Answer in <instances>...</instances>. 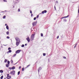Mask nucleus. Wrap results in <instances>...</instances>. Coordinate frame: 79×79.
Masks as SVG:
<instances>
[{
  "label": "nucleus",
  "mask_w": 79,
  "mask_h": 79,
  "mask_svg": "<svg viewBox=\"0 0 79 79\" xmlns=\"http://www.w3.org/2000/svg\"><path fill=\"white\" fill-rule=\"evenodd\" d=\"M36 20V17H34V20Z\"/></svg>",
  "instance_id": "obj_37"
},
{
  "label": "nucleus",
  "mask_w": 79,
  "mask_h": 79,
  "mask_svg": "<svg viewBox=\"0 0 79 79\" xmlns=\"http://www.w3.org/2000/svg\"><path fill=\"white\" fill-rule=\"evenodd\" d=\"M4 11H5V12H6V10H5Z\"/></svg>",
  "instance_id": "obj_57"
},
{
  "label": "nucleus",
  "mask_w": 79,
  "mask_h": 79,
  "mask_svg": "<svg viewBox=\"0 0 79 79\" xmlns=\"http://www.w3.org/2000/svg\"><path fill=\"white\" fill-rule=\"evenodd\" d=\"M30 13H31V14H32V11L30 10Z\"/></svg>",
  "instance_id": "obj_41"
},
{
  "label": "nucleus",
  "mask_w": 79,
  "mask_h": 79,
  "mask_svg": "<svg viewBox=\"0 0 79 79\" xmlns=\"http://www.w3.org/2000/svg\"><path fill=\"white\" fill-rule=\"evenodd\" d=\"M42 12L41 13H40L39 14V15H42Z\"/></svg>",
  "instance_id": "obj_52"
},
{
  "label": "nucleus",
  "mask_w": 79,
  "mask_h": 79,
  "mask_svg": "<svg viewBox=\"0 0 79 79\" xmlns=\"http://www.w3.org/2000/svg\"><path fill=\"white\" fill-rule=\"evenodd\" d=\"M47 12V10H44V11H42V14H44V13H46Z\"/></svg>",
  "instance_id": "obj_7"
},
{
  "label": "nucleus",
  "mask_w": 79,
  "mask_h": 79,
  "mask_svg": "<svg viewBox=\"0 0 79 79\" xmlns=\"http://www.w3.org/2000/svg\"><path fill=\"white\" fill-rule=\"evenodd\" d=\"M32 16H33V14H31V17H32Z\"/></svg>",
  "instance_id": "obj_43"
},
{
  "label": "nucleus",
  "mask_w": 79,
  "mask_h": 79,
  "mask_svg": "<svg viewBox=\"0 0 79 79\" xmlns=\"http://www.w3.org/2000/svg\"><path fill=\"white\" fill-rule=\"evenodd\" d=\"M9 69L10 70H11L12 69V68H11V67H9Z\"/></svg>",
  "instance_id": "obj_32"
},
{
  "label": "nucleus",
  "mask_w": 79,
  "mask_h": 79,
  "mask_svg": "<svg viewBox=\"0 0 79 79\" xmlns=\"http://www.w3.org/2000/svg\"><path fill=\"white\" fill-rule=\"evenodd\" d=\"M6 34L7 35H9V31H8L6 32Z\"/></svg>",
  "instance_id": "obj_17"
},
{
  "label": "nucleus",
  "mask_w": 79,
  "mask_h": 79,
  "mask_svg": "<svg viewBox=\"0 0 79 79\" xmlns=\"http://www.w3.org/2000/svg\"><path fill=\"white\" fill-rule=\"evenodd\" d=\"M31 53V51H30V52H29V53Z\"/></svg>",
  "instance_id": "obj_58"
},
{
  "label": "nucleus",
  "mask_w": 79,
  "mask_h": 79,
  "mask_svg": "<svg viewBox=\"0 0 79 79\" xmlns=\"http://www.w3.org/2000/svg\"><path fill=\"white\" fill-rule=\"evenodd\" d=\"M21 68V66H19V69H20Z\"/></svg>",
  "instance_id": "obj_36"
},
{
  "label": "nucleus",
  "mask_w": 79,
  "mask_h": 79,
  "mask_svg": "<svg viewBox=\"0 0 79 79\" xmlns=\"http://www.w3.org/2000/svg\"><path fill=\"white\" fill-rule=\"evenodd\" d=\"M6 29H7V30H8L9 29V27H8V25L6 26Z\"/></svg>",
  "instance_id": "obj_13"
},
{
  "label": "nucleus",
  "mask_w": 79,
  "mask_h": 79,
  "mask_svg": "<svg viewBox=\"0 0 79 79\" xmlns=\"http://www.w3.org/2000/svg\"><path fill=\"white\" fill-rule=\"evenodd\" d=\"M7 54H9V51H8V52H7Z\"/></svg>",
  "instance_id": "obj_51"
},
{
  "label": "nucleus",
  "mask_w": 79,
  "mask_h": 79,
  "mask_svg": "<svg viewBox=\"0 0 79 79\" xmlns=\"http://www.w3.org/2000/svg\"><path fill=\"white\" fill-rule=\"evenodd\" d=\"M3 78V76L2 75L0 77L1 79H2Z\"/></svg>",
  "instance_id": "obj_20"
},
{
  "label": "nucleus",
  "mask_w": 79,
  "mask_h": 79,
  "mask_svg": "<svg viewBox=\"0 0 79 79\" xmlns=\"http://www.w3.org/2000/svg\"><path fill=\"white\" fill-rule=\"evenodd\" d=\"M41 69H42V68H41V67H39L38 68V73H39V72H40V70Z\"/></svg>",
  "instance_id": "obj_5"
},
{
  "label": "nucleus",
  "mask_w": 79,
  "mask_h": 79,
  "mask_svg": "<svg viewBox=\"0 0 79 79\" xmlns=\"http://www.w3.org/2000/svg\"><path fill=\"white\" fill-rule=\"evenodd\" d=\"M18 11H19H19H20V9H18Z\"/></svg>",
  "instance_id": "obj_40"
},
{
  "label": "nucleus",
  "mask_w": 79,
  "mask_h": 79,
  "mask_svg": "<svg viewBox=\"0 0 79 79\" xmlns=\"http://www.w3.org/2000/svg\"><path fill=\"white\" fill-rule=\"evenodd\" d=\"M15 69V66H13L12 68V69Z\"/></svg>",
  "instance_id": "obj_16"
},
{
  "label": "nucleus",
  "mask_w": 79,
  "mask_h": 79,
  "mask_svg": "<svg viewBox=\"0 0 79 79\" xmlns=\"http://www.w3.org/2000/svg\"><path fill=\"white\" fill-rule=\"evenodd\" d=\"M3 45H4V46H6V45H4L3 44Z\"/></svg>",
  "instance_id": "obj_53"
},
{
  "label": "nucleus",
  "mask_w": 79,
  "mask_h": 79,
  "mask_svg": "<svg viewBox=\"0 0 79 79\" xmlns=\"http://www.w3.org/2000/svg\"><path fill=\"white\" fill-rule=\"evenodd\" d=\"M10 62H11V63H12V64L13 63V60H11Z\"/></svg>",
  "instance_id": "obj_33"
},
{
  "label": "nucleus",
  "mask_w": 79,
  "mask_h": 79,
  "mask_svg": "<svg viewBox=\"0 0 79 79\" xmlns=\"http://www.w3.org/2000/svg\"><path fill=\"white\" fill-rule=\"evenodd\" d=\"M64 21H65V22H66V21H67V20L66 19H64Z\"/></svg>",
  "instance_id": "obj_23"
},
{
  "label": "nucleus",
  "mask_w": 79,
  "mask_h": 79,
  "mask_svg": "<svg viewBox=\"0 0 79 79\" xmlns=\"http://www.w3.org/2000/svg\"><path fill=\"white\" fill-rule=\"evenodd\" d=\"M39 15H37L36 16V18H39Z\"/></svg>",
  "instance_id": "obj_34"
},
{
  "label": "nucleus",
  "mask_w": 79,
  "mask_h": 79,
  "mask_svg": "<svg viewBox=\"0 0 79 79\" xmlns=\"http://www.w3.org/2000/svg\"><path fill=\"white\" fill-rule=\"evenodd\" d=\"M2 13H4V11H2Z\"/></svg>",
  "instance_id": "obj_59"
},
{
  "label": "nucleus",
  "mask_w": 79,
  "mask_h": 79,
  "mask_svg": "<svg viewBox=\"0 0 79 79\" xmlns=\"http://www.w3.org/2000/svg\"><path fill=\"white\" fill-rule=\"evenodd\" d=\"M10 74H11V75H14V74H15V73H13V72H11L10 73Z\"/></svg>",
  "instance_id": "obj_11"
},
{
  "label": "nucleus",
  "mask_w": 79,
  "mask_h": 79,
  "mask_svg": "<svg viewBox=\"0 0 79 79\" xmlns=\"http://www.w3.org/2000/svg\"><path fill=\"white\" fill-rule=\"evenodd\" d=\"M0 73H3V71L2 70H0Z\"/></svg>",
  "instance_id": "obj_14"
},
{
  "label": "nucleus",
  "mask_w": 79,
  "mask_h": 79,
  "mask_svg": "<svg viewBox=\"0 0 79 79\" xmlns=\"http://www.w3.org/2000/svg\"><path fill=\"white\" fill-rule=\"evenodd\" d=\"M34 38L33 37H31L30 38V40L31 41H32V40H34Z\"/></svg>",
  "instance_id": "obj_8"
},
{
  "label": "nucleus",
  "mask_w": 79,
  "mask_h": 79,
  "mask_svg": "<svg viewBox=\"0 0 79 79\" xmlns=\"http://www.w3.org/2000/svg\"><path fill=\"white\" fill-rule=\"evenodd\" d=\"M5 18H6V16L5 15L3 17V19H5Z\"/></svg>",
  "instance_id": "obj_21"
},
{
  "label": "nucleus",
  "mask_w": 79,
  "mask_h": 79,
  "mask_svg": "<svg viewBox=\"0 0 79 79\" xmlns=\"http://www.w3.org/2000/svg\"><path fill=\"white\" fill-rule=\"evenodd\" d=\"M32 24L33 26H35V25H36V24H35V22H33V23H32Z\"/></svg>",
  "instance_id": "obj_6"
},
{
  "label": "nucleus",
  "mask_w": 79,
  "mask_h": 79,
  "mask_svg": "<svg viewBox=\"0 0 79 79\" xmlns=\"http://www.w3.org/2000/svg\"><path fill=\"white\" fill-rule=\"evenodd\" d=\"M8 77H8V76H7V77H6V78L8 79Z\"/></svg>",
  "instance_id": "obj_50"
},
{
  "label": "nucleus",
  "mask_w": 79,
  "mask_h": 79,
  "mask_svg": "<svg viewBox=\"0 0 79 79\" xmlns=\"http://www.w3.org/2000/svg\"><path fill=\"white\" fill-rule=\"evenodd\" d=\"M9 75H10V74H7V76H8V77H9Z\"/></svg>",
  "instance_id": "obj_45"
},
{
  "label": "nucleus",
  "mask_w": 79,
  "mask_h": 79,
  "mask_svg": "<svg viewBox=\"0 0 79 79\" xmlns=\"http://www.w3.org/2000/svg\"><path fill=\"white\" fill-rule=\"evenodd\" d=\"M15 40L16 41V42H20V40L18 37L15 38Z\"/></svg>",
  "instance_id": "obj_1"
},
{
  "label": "nucleus",
  "mask_w": 79,
  "mask_h": 79,
  "mask_svg": "<svg viewBox=\"0 0 79 79\" xmlns=\"http://www.w3.org/2000/svg\"><path fill=\"white\" fill-rule=\"evenodd\" d=\"M63 58H64V59H66V57L64 56H63Z\"/></svg>",
  "instance_id": "obj_31"
},
{
  "label": "nucleus",
  "mask_w": 79,
  "mask_h": 79,
  "mask_svg": "<svg viewBox=\"0 0 79 79\" xmlns=\"http://www.w3.org/2000/svg\"><path fill=\"white\" fill-rule=\"evenodd\" d=\"M77 45V43L75 45L74 48H76V46Z\"/></svg>",
  "instance_id": "obj_35"
},
{
  "label": "nucleus",
  "mask_w": 79,
  "mask_h": 79,
  "mask_svg": "<svg viewBox=\"0 0 79 79\" xmlns=\"http://www.w3.org/2000/svg\"><path fill=\"white\" fill-rule=\"evenodd\" d=\"M28 37L26 38V40H27L28 42H30V38L29 37V36H28Z\"/></svg>",
  "instance_id": "obj_3"
},
{
  "label": "nucleus",
  "mask_w": 79,
  "mask_h": 79,
  "mask_svg": "<svg viewBox=\"0 0 79 79\" xmlns=\"http://www.w3.org/2000/svg\"><path fill=\"white\" fill-rule=\"evenodd\" d=\"M24 47V44H22L21 45V47Z\"/></svg>",
  "instance_id": "obj_29"
},
{
  "label": "nucleus",
  "mask_w": 79,
  "mask_h": 79,
  "mask_svg": "<svg viewBox=\"0 0 79 79\" xmlns=\"http://www.w3.org/2000/svg\"><path fill=\"white\" fill-rule=\"evenodd\" d=\"M68 17H69V15H68L67 16L63 17L60 18V19H63L64 18H68Z\"/></svg>",
  "instance_id": "obj_4"
},
{
  "label": "nucleus",
  "mask_w": 79,
  "mask_h": 79,
  "mask_svg": "<svg viewBox=\"0 0 79 79\" xmlns=\"http://www.w3.org/2000/svg\"><path fill=\"white\" fill-rule=\"evenodd\" d=\"M19 74H20V71H19L18 73V75H19Z\"/></svg>",
  "instance_id": "obj_22"
},
{
  "label": "nucleus",
  "mask_w": 79,
  "mask_h": 79,
  "mask_svg": "<svg viewBox=\"0 0 79 79\" xmlns=\"http://www.w3.org/2000/svg\"><path fill=\"white\" fill-rule=\"evenodd\" d=\"M17 0V1H18V0Z\"/></svg>",
  "instance_id": "obj_61"
},
{
  "label": "nucleus",
  "mask_w": 79,
  "mask_h": 79,
  "mask_svg": "<svg viewBox=\"0 0 79 79\" xmlns=\"http://www.w3.org/2000/svg\"><path fill=\"white\" fill-rule=\"evenodd\" d=\"M10 61L8 60L7 61V64H10Z\"/></svg>",
  "instance_id": "obj_18"
},
{
  "label": "nucleus",
  "mask_w": 79,
  "mask_h": 79,
  "mask_svg": "<svg viewBox=\"0 0 79 79\" xmlns=\"http://www.w3.org/2000/svg\"><path fill=\"white\" fill-rule=\"evenodd\" d=\"M17 63H18V62H17V63H15V64H17Z\"/></svg>",
  "instance_id": "obj_56"
},
{
  "label": "nucleus",
  "mask_w": 79,
  "mask_h": 79,
  "mask_svg": "<svg viewBox=\"0 0 79 79\" xmlns=\"http://www.w3.org/2000/svg\"><path fill=\"white\" fill-rule=\"evenodd\" d=\"M22 71H24V68H22Z\"/></svg>",
  "instance_id": "obj_30"
},
{
  "label": "nucleus",
  "mask_w": 79,
  "mask_h": 79,
  "mask_svg": "<svg viewBox=\"0 0 79 79\" xmlns=\"http://www.w3.org/2000/svg\"><path fill=\"white\" fill-rule=\"evenodd\" d=\"M29 66H30V65H28L27 67L26 68H27V67Z\"/></svg>",
  "instance_id": "obj_49"
},
{
  "label": "nucleus",
  "mask_w": 79,
  "mask_h": 79,
  "mask_svg": "<svg viewBox=\"0 0 79 79\" xmlns=\"http://www.w3.org/2000/svg\"><path fill=\"white\" fill-rule=\"evenodd\" d=\"M7 39H10V37L9 36L7 37Z\"/></svg>",
  "instance_id": "obj_39"
},
{
  "label": "nucleus",
  "mask_w": 79,
  "mask_h": 79,
  "mask_svg": "<svg viewBox=\"0 0 79 79\" xmlns=\"http://www.w3.org/2000/svg\"><path fill=\"white\" fill-rule=\"evenodd\" d=\"M54 9L56 10V7H55V6H54Z\"/></svg>",
  "instance_id": "obj_48"
},
{
  "label": "nucleus",
  "mask_w": 79,
  "mask_h": 79,
  "mask_svg": "<svg viewBox=\"0 0 79 79\" xmlns=\"http://www.w3.org/2000/svg\"><path fill=\"white\" fill-rule=\"evenodd\" d=\"M46 55V54L45 53H43V56H45V55Z\"/></svg>",
  "instance_id": "obj_26"
},
{
  "label": "nucleus",
  "mask_w": 79,
  "mask_h": 79,
  "mask_svg": "<svg viewBox=\"0 0 79 79\" xmlns=\"http://www.w3.org/2000/svg\"><path fill=\"white\" fill-rule=\"evenodd\" d=\"M8 60L7 59H5L4 61V63H6L7 62Z\"/></svg>",
  "instance_id": "obj_15"
},
{
  "label": "nucleus",
  "mask_w": 79,
  "mask_h": 79,
  "mask_svg": "<svg viewBox=\"0 0 79 79\" xmlns=\"http://www.w3.org/2000/svg\"><path fill=\"white\" fill-rule=\"evenodd\" d=\"M25 46H27V44H25Z\"/></svg>",
  "instance_id": "obj_44"
},
{
  "label": "nucleus",
  "mask_w": 79,
  "mask_h": 79,
  "mask_svg": "<svg viewBox=\"0 0 79 79\" xmlns=\"http://www.w3.org/2000/svg\"><path fill=\"white\" fill-rule=\"evenodd\" d=\"M35 33L32 34V35H31V37L34 38V36L35 35Z\"/></svg>",
  "instance_id": "obj_10"
},
{
  "label": "nucleus",
  "mask_w": 79,
  "mask_h": 79,
  "mask_svg": "<svg viewBox=\"0 0 79 79\" xmlns=\"http://www.w3.org/2000/svg\"><path fill=\"white\" fill-rule=\"evenodd\" d=\"M20 43V42L16 41V45L17 46H18L19 45V43Z\"/></svg>",
  "instance_id": "obj_9"
},
{
  "label": "nucleus",
  "mask_w": 79,
  "mask_h": 79,
  "mask_svg": "<svg viewBox=\"0 0 79 79\" xmlns=\"http://www.w3.org/2000/svg\"><path fill=\"white\" fill-rule=\"evenodd\" d=\"M12 72L13 73H14L15 74V70H13Z\"/></svg>",
  "instance_id": "obj_27"
},
{
  "label": "nucleus",
  "mask_w": 79,
  "mask_h": 79,
  "mask_svg": "<svg viewBox=\"0 0 79 79\" xmlns=\"http://www.w3.org/2000/svg\"><path fill=\"white\" fill-rule=\"evenodd\" d=\"M41 37H43V33H41Z\"/></svg>",
  "instance_id": "obj_28"
},
{
  "label": "nucleus",
  "mask_w": 79,
  "mask_h": 79,
  "mask_svg": "<svg viewBox=\"0 0 79 79\" xmlns=\"http://www.w3.org/2000/svg\"><path fill=\"white\" fill-rule=\"evenodd\" d=\"M37 21L35 22V24H37Z\"/></svg>",
  "instance_id": "obj_47"
},
{
  "label": "nucleus",
  "mask_w": 79,
  "mask_h": 79,
  "mask_svg": "<svg viewBox=\"0 0 79 79\" xmlns=\"http://www.w3.org/2000/svg\"><path fill=\"white\" fill-rule=\"evenodd\" d=\"M4 79H6V78H4Z\"/></svg>",
  "instance_id": "obj_60"
},
{
  "label": "nucleus",
  "mask_w": 79,
  "mask_h": 79,
  "mask_svg": "<svg viewBox=\"0 0 79 79\" xmlns=\"http://www.w3.org/2000/svg\"><path fill=\"white\" fill-rule=\"evenodd\" d=\"M7 25V24H5V26H6Z\"/></svg>",
  "instance_id": "obj_55"
},
{
  "label": "nucleus",
  "mask_w": 79,
  "mask_h": 79,
  "mask_svg": "<svg viewBox=\"0 0 79 79\" xmlns=\"http://www.w3.org/2000/svg\"><path fill=\"white\" fill-rule=\"evenodd\" d=\"M59 38V36H58L57 37V39H58Z\"/></svg>",
  "instance_id": "obj_46"
},
{
  "label": "nucleus",
  "mask_w": 79,
  "mask_h": 79,
  "mask_svg": "<svg viewBox=\"0 0 79 79\" xmlns=\"http://www.w3.org/2000/svg\"><path fill=\"white\" fill-rule=\"evenodd\" d=\"M6 67L8 68V67H9V64H6Z\"/></svg>",
  "instance_id": "obj_12"
},
{
  "label": "nucleus",
  "mask_w": 79,
  "mask_h": 79,
  "mask_svg": "<svg viewBox=\"0 0 79 79\" xmlns=\"http://www.w3.org/2000/svg\"><path fill=\"white\" fill-rule=\"evenodd\" d=\"M56 2L57 3H58V1H56Z\"/></svg>",
  "instance_id": "obj_54"
},
{
  "label": "nucleus",
  "mask_w": 79,
  "mask_h": 79,
  "mask_svg": "<svg viewBox=\"0 0 79 79\" xmlns=\"http://www.w3.org/2000/svg\"><path fill=\"white\" fill-rule=\"evenodd\" d=\"M16 54H14L13 55V56L14 57H15V56H16Z\"/></svg>",
  "instance_id": "obj_19"
},
{
  "label": "nucleus",
  "mask_w": 79,
  "mask_h": 79,
  "mask_svg": "<svg viewBox=\"0 0 79 79\" xmlns=\"http://www.w3.org/2000/svg\"><path fill=\"white\" fill-rule=\"evenodd\" d=\"M21 50H17L15 52V53L16 54L19 53H20V52H21Z\"/></svg>",
  "instance_id": "obj_2"
},
{
  "label": "nucleus",
  "mask_w": 79,
  "mask_h": 79,
  "mask_svg": "<svg viewBox=\"0 0 79 79\" xmlns=\"http://www.w3.org/2000/svg\"><path fill=\"white\" fill-rule=\"evenodd\" d=\"M3 2H7V1L6 0H3Z\"/></svg>",
  "instance_id": "obj_24"
},
{
  "label": "nucleus",
  "mask_w": 79,
  "mask_h": 79,
  "mask_svg": "<svg viewBox=\"0 0 79 79\" xmlns=\"http://www.w3.org/2000/svg\"><path fill=\"white\" fill-rule=\"evenodd\" d=\"M9 53H11V52L12 51L11 50H10L9 51H8Z\"/></svg>",
  "instance_id": "obj_25"
},
{
  "label": "nucleus",
  "mask_w": 79,
  "mask_h": 79,
  "mask_svg": "<svg viewBox=\"0 0 79 79\" xmlns=\"http://www.w3.org/2000/svg\"><path fill=\"white\" fill-rule=\"evenodd\" d=\"M10 49H11V48L9 47V48H8V50H10Z\"/></svg>",
  "instance_id": "obj_42"
},
{
  "label": "nucleus",
  "mask_w": 79,
  "mask_h": 79,
  "mask_svg": "<svg viewBox=\"0 0 79 79\" xmlns=\"http://www.w3.org/2000/svg\"><path fill=\"white\" fill-rule=\"evenodd\" d=\"M9 79H11V76H9Z\"/></svg>",
  "instance_id": "obj_38"
}]
</instances>
